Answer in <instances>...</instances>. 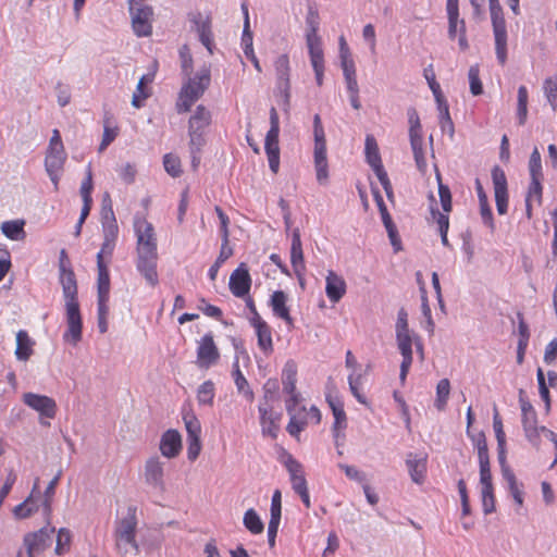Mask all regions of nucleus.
I'll return each mask as SVG.
<instances>
[{
    "mask_svg": "<svg viewBox=\"0 0 557 557\" xmlns=\"http://www.w3.org/2000/svg\"><path fill=\"white\" fill-rule=\"evenodd\" d=\"M136 511L135 506H128L126 516L116 521L114 537L135 536L137 529Z\"/></svg>",
    "mask_w": 557,
    "mask_h": 557,
    "instance_id": "obj_22",
    "label": "nucleus"
},
{
    "mask_svg": "<svg viewBox=\"0 0 557 557\" xmlns=\"http://www.w3.org/2000/svg\"><path fill=\"white\" fill-rule=\"evenodd\" d=\"M290 263L297 277H300L305 271L304 251L300 239L299 228L293 231L292 247H290Z\"/></svg>",
    "mask_w": 557,
    "mask_h": 557,
    "instance_id": "obj_23",
    "label": "nucleus"
},
{
    "mask_svg": "<svg viewBox=\"0 0 557 557\" xmlns=\"http://www.w3.org/2000/svg\"><path fill=\"white\" fill-rule=\"evenodd\" d=\"M115 548L120 557H137L139 554V547L135 540V536L127 537H114Z\"/></svg>",
    "mask_w": 557,
    "mask_h": 557,
    "instance_id": "obj_32",
    "label": "nucleus"
},
{
    "mask_svg": "<svg viewBox=\"0 0 557 557\" xmlns=\"http://www.w3.org/2000/svg\"><path fill=\"white\" fill-rule=\"evenodd\" d=\"M2 233L12 240L22 239L25 235L24 221L14 220L3 222L1 225Z\"/></svg>",
    "mask_w": 557,
    "mask_h": 557,
    "instance_id": "obj_36",
    "label": "nucleus"
},
{
    "mask_svg": "<svg viewBox=\"0 0 557 557\" xmlns=\"http://www.w3.org/2000/svg\"><path fill=\"white\" fill-rule=\"evenodd\" d=\"M543 88L552 109L557 110V82L553 78H546Z\"/></svg>",
    "mask_w": 557,
    "mask_h": 557,
    "instance_id": "obj_58",
    "label": "nucleus"
},
{
    "mask_svg": "<svg viewBox=\"0 0 557 557\" xmlns=\"http://www.w3.org/2000/svg\"><path fill=\"white\" fill-rule=\"evenodd\" d=\"M280 120L277 111L274 107L270 109V129L265 136L264 149L268 156L270 170L276 174L280 169Z\"/></svg>",
    "mask_w": 557,
    "mask_h": 557,
    "instance_id": "obj_5",
    "label": "nucleus"
},
{
    "mask_svg": "<svg viewBox=\"0 0 557 557\" xmlns=\"http://www.w3.org/2000/svg\"><path fill=\"white\" fill-rule=\"evenodd\" d=\"M243 523L252 534H260L264 530V524L253 508H250L245 512Z\"/></svg>",
    "mask_w": 557,
    "mask_h": 557,
    "instance_id": "obj_37",
    "label": "nucleus"
},
{
    "mask_svg": "<svg viewBox=\"0 0 557 557\" xmlns=\"http://www.w3.org/2000/svg\"><path fill=\"white\" fill-rule=\"evenodd\" d=\"M297 382V364L293 360H288L282 372V384L285 393H293L296 391Z\"/></svg>",
    "mask_w": 557,
    "mask_h": 557,
    "instance_id": "obj_33",
    "label": "nucleus"
},
{
    "mask_svg": "<svg viewBox=\"0 0 557 557\" xmlns=\"http://www.w3.org/2000/svg\"><path fill=\"white\" fill-rule=\"evenodd\" d=\"M34 342L28 336V333L21 330L16 333V349L15 356L17 360L26 361L33 354Z\"/></svg>",
    "mask_w": 557,
    "mask_h": 557,
    "instance_id": "obj_30",
    "label": "nucleus"
},
{
    "mask_svg": "<svg viewBox=\"0 0 557 557\" xmlns=\"http://www.w3.org/2000/svg\"><path fill=\"white\" fill-rule=\"evenodd\" d=\"M438 181V196L443 211L448 213L451 211V193L447 185H444L441 180V175L437 174Z\"/></svg>",
    "mask_w": 557,
    "mask_h": 557,
    "instance_id": "obj_54",
    "label": "nucleus"
},
{
    "mask_svg": "<svg viewBox=\"0 0 557 557\" xmlns=\"http://www.w3.org/2000/svg\"><path fill=\"white\" fill-rule=\"evenodd\" d=\"M482 507L483 512L485 515H490L495 511V496H494V487H482Z\"/></svg>",
    "mask_w": 557,
    "mask_h": 557,
    "instance_id": "obj_60",
    "label": "nucleus"
},
{
    "mask_svg": "<svg viewBox=\"0 0 557 557\" xmlns=\"http://www.w3.org/2000/svg\"><path fill=\"white\" fill-rule=\"evenodd\" d=\"M307 33L306 42L308 50L322 49V40L318 35L319 30V13L315 9L309 8L306 17Z\"/></svg>",
    "mask_w": 557,
    "mask_h": 557,
    "instance_id": "obj_19",
    "label": "nucleus"
},
{
    "mask_svg": "<svg viewBox=\"0 0 557 557\" xmlns=\"http://www.w3.org/2000/svg\"><path fill=\"white\" fill-rule=\"evenodd\" d=\"M519 403L522 412V425L525 436L530 442L536 444L539 440L536 411L534 410L532 404L525 399L523 389L519 391Z\"/></svg>",
    "mask_w": 557,
    "mask_h": 557,
    "instance_id": "obj_12",
    "label": "nucleus"
},
{
    "mask_svg": "<svg viewBox=\"0 0 557 557\" xmlns=\"http://www.w3.org/2000/svg\"><path fill=\"white\" fill-rule=\"evenodd\" d=\"M497 459L500 466L503 478L515 474L507 463L506 444H497Z\"/></svg>",
    "mask_w": 557,
    "mask_h": 557,
    "instance_id": "obj_62",
    "label": "nucleus"
},
{
    "mask_svg": "<svg viewBox=\"0 0 557 557\" xmlns=\"http://www.w3.org/2000/svg\"><path fill=\"white\" fill-rule=\"evenodd\" d=\"M470 91L473 96L483 94V85L480 79V69L478 64L471 65L468 72Z\"/></svg>",
    "mask_w": 557,
    "mask_h": 557,
    "instance_id": "obj_51",
    "label": "nucleus"
},
{
    "mask_svg": "<svg viewBox=\"0 0 557 557\" xmlns=\"http://www.w3.org/2000/svg\"><path fill=\"white\" fill-rule=\"evenodd\" d=\"M448 16V37L454 40L460 28L459 8L458 5H446Z\"/></svg>",
    "mask_w": 557,
    "mask_h": 557,
    "instance_id": "obj_46",
    "label": "nucleus"
},
{
    "mask_svg": "<svg viewBox=\"0 0 557 557\" xmlns=\"http://www.w3.org/2000/svg\"><path fill=\"white\" fill-rule=\"evenodd\" d=\"M132 26L138 37L149 36L152 33L150 18L152 8L141 3V0H128Z\"/></svg>",
    "mask_w": 557,
    "mask_h": 557,
    "instance_id": "obj_7",
    "label": "nucleus"
},
{
    "mask_svg": "<svg viewBox=\"0 0 557 557\" xmlns=\"http://www.w3.org/2000/svg\"><path fill=\"white\" fill-rule=\"evenodd\" d=\"M252 326L256 330L259 348L265 356H269L273 352L272 330L270 325L265 321L257 320V324Z\"/></svg>",
    "mask_w": 557,
    "mask_h": 557,
    "instance_id": "obj_29",
    "label": "nucleus"
},
{
    "mask_svg": "<svg viewBox=\"0 0 557 557\" xmlns=\"http://www.w3.org/2000/svg\"><path fill=\"white\" fill-rule=\"evenodd\" d=\"M492 181L497 212L500 215L506 214L508 209V184L506 174L499 165L493 166Z\"/></svg>",
    "mask_w": 557,
    "mask_h": 557,
    "instance_id": "obj_11",
    "label": "nucleus"
},
{
    "mask_svg": "<svg viewBox=\"0 0 557 557\" xmlns=\"http://www.w3.org/2000/svg\"><path fill=\"white\" fill-rule=\"evenodd\" d=\"M422 145H423L422 137L410 138V146H411V149L413 152L417 168L419 169V171L425 172L428 164H426V160L424 157Z\"/></svg>",
    "mask_w": 557,
    "mask_h": 557,
    "instance_id": "obj_43",
    "label": "nucleus"
},
{
    "mask_svg": "<svg viewBox=\"0 0 557 557\" xmlns=\"http://www.w3.org/2000/svg\"><path fill=\"white\" fill-rule=\"evenodd\" d=\"M286 302L287 295L283 290H275L271 295L270 306L272 307L274 315L284 320L287 325L293 326L294 320L289 314V308Z\"/></svg>",
    "mask_w": 557,
    "mask_h": 557,
    "instance_id": "obj_26",
    "label": "nucleus"
},
{
    "mask_svg": "<svg viewBox=\"0 0 557 557\" xmlns=\"http://www.w3.org/2000/svg\"><path fill=\"white\" fill-rule=\"evenodd\" d=\"M230 290L235 297L243 298L248 295L251 287V277L246 263H240L230 276Z\"/></svg>",
    "mask_w": 557,
    "mask_h": 557,
    "instance_id": "obj_17",
    "label": "nucleus"
},
{
    "mask_svg": "<svg viewBox=\"0 0 557 557\" xmlns=\"http://www.w3.org/2000/svg\"><path fill=\"white\" fill-rule=\"evenodd\" d=\"M183 419L187 431V438L199 437L201 433V425L196 416L186 414Z\"/></svg>",
    "mask_w": 557,
    "mask_h": 557,
    "instance_id": "obj_59",
    "label": "nucleus"
},
{
    "mask_svg": "<svg viewBox=\"0 0 557 557\" xmlns=\"http://www.w3.org/2000/svg\"><path fill=\"white\" fill-rule=\"evenodd\" d=\"M59 282L65 300L67 322L63 338L76 346L82 339L83 324L77 300V282L65 249H61L59 255Z\"/></svg>",
    "mask_w": 557,
    "mask_h": 557,
    "instance_id": "obj_1",
    "label": "nucleus"
},
{
    "mask_svg": "<svg viewBox=\"0 0 557 557\" xmlns=\"http://www.w3.org/2000/svg\"><path fill=\"white\" fill-rule=\"evenodd\" d=\"M62 471L59 470L58 473L54 475V478L49 482L48 486L45 490L44 500H42V507L44 512L47 517L51 513V502L52 497L54 495L55 487L61 479Z\"/></svg>",
    "mask_w": 557,
    "mask_h": 557,
    "instance_id": "obj_45",
    "label": "nucleus"
},
{
    "mask_svg": "<svg viewBox=\"0 0 557 557\" xmlns=\"http://www.w3.org/2000/svg\"><path fill=\"white\" fill-rule=\"evenodd\" d=\"M372 194H373V198L376 202V206L379 208L384 226L394 224L392 216L389 215L387 208L384 203V200H383V197H382L380 190L376 187H372Z\"/></svg>",
    "mask_w": 557,
    "mask_h": 557,
    "instance_id": "obj_55",
    "label": "nucleus"
},
{
    "mask_svg": "<svg viewBox=\"0 0 557 557\" xmlns=\"http://www.w3.org/2000/svg\"><path fill=\"white\" fill-rule=\"evenodd\" d=\"M406 466L408 468L411 480L421 484L424 481L426 472V458H417L412 453L407 455Z\"/></svg>",
    "mask_w": 557,
    "mask_h": 557,
    "instance_id": "obj_28",
    "label": "nucleus"
},
{
    "mask_svg": "<svg viewBox=\"0 0 557 557\" xmlns=\"http://www.w3.org/2000/svg\"><path fill=\"white\" fill-rule=\"evenodd\" d=\"M529 172L531 177H543L541 153L536 147L530 156Z\"/></svg>",
    "mask_w": 557,
    "mask_h": 557,
    "instance_id": "obj_56",
    "label": "nucleus"
},
{
    "mask_svg": "<svg viewBox=\"0 0 557 557\" xmlns=\"http://www.w3.org/2000/svg\"><path fill=\"white\" fill-rule=\"evenodd\" d=\"M134 231L137 238L136 249H157V237L153 225L145 218L136 216Z\"/></svg>",
    "mask_w": 557,
    "mask_h": 557,
    "instance_id": "obj_14",
    "label": "nucleus"
},
{
    "mask_svg": "<svg viewBox=\"0 0 557 557\" xmlns=\"http://www.w3.org/2000/svg\"><path fill=\"white\" fill-rule=\"evenodd\" d=\"M414 336L418 335L410 330L396 332L397 346L403 359L412 360V344H414Z\"/></svg>",
    "mask_w": 557,
    "mask_h": 557,
    "instance_id": "obj_31",
    "label": "nucleus"
},
{
    "mask_svg": "<svg viewBox=\"0 0 557 557\" xmlns=\"http://www.w3.org/2000/svg\"><path fill=\"white\" fill-rule=\"evenodd\" d=\"M334 416V424H333V435L335 438V444H338L339 437H345L342 433L343 430L347 426V418L344 409H337Z\"/></svg>",
    "mask_w": 557,
    "mask_h": 557,
    "instance_id": "obj_52",
    "label": "nucleus"
},
{
    "mask_svg": "<svg viewBox=\"0 0 557 557\" xmlns=\"http://www.w3.org/2000/svg\"><path fill=\"white\" fill-rule=\"evenodd\" d=\"M164 170L172 177H180L182 174L181 160L173 153H166L163 157Z\"/></svg>",
    "mask_w": 557,
    "mask_h": 557,
    "instance_id": "obj_50",
    "label": "nucleus"
},
{
    "mask_svg": "<svg viewBox=\"0 0 557 557\" xmlns=\"http://www.w3.org/2000/svg\"><path fill=\"white\" fill-rule=\"evenodd\" d=\"M188 21L193 24L191 29L198 34L200 42L210 54H213V34L210 16H205L201 12H191L188 14Z\"/></svg>",
    "mask_w": 557,
    "mask_h": 557,
    "instance_id": "obj_10",
    "label": "nucleus"
},
{
    "mask_svg": "<svg viewBox=\"0 0 557 557\" xmlns=\"http://www.w3.org/2000/svg\"><path fill=\"white\" fill-rule=\"evenodd\" d=\"M284 466L289 473L290 480L305 474L302 466L292 455H287Z\"/></svg>",
    "mask_w": 557,
    "mask_h": 557,
    "instance_id": "obj_64",
    "label": "nucleus"
},
{
    "mask_svg": "<svg viewBox=\"0 0 557 557\" xmlns=\"http://www.w3.org/2000/svg\"><path fill=\"white\" fill-rule=\"evenodd\" d=\"M232 368H233L232 369V376L234 379V383H235L238 392L247 393L250 396H252V392L249 389L248 382H247L246 377L244 376V374L240 371L238 356L235 357V360L233 362V367Z\"/></svg>",
    "mask_w": 557,
    "mask_h": 557,
    "instance_id": "obj_47",
    "label": "nucleus"
},
{
    "mask_svg": "<svg viewBox=\"0 0 557 557\" xmlns=\"http://www.w3.org/2000/svg\"><path fill=\"white\" fill-rule=\"evenodd\" d=\"M232 255L233 249L228 247V244H225V242H223L216 260L209 269V277L211 281H214L216 278L219 269Z\"/></svg>",
    "mask_w": 557,
    "mask_h": 557,
    "instance_id": "obj_44",
    "label": "nucleus"
},
{
    "mask_svg": "<svg viewBox=\"0 0 557 557\" xmlns=\"http://www.w3.org/2000/svg\"><path fill=\"white\" fill-rule=\"evenodd\" d=\"M136 270L149 286L156 287L159 284L158 249H136Z\"/></svg>",
    "mask_w": 557,
    "mask_h": 557,
    "instance_id": "obj_6",
    "label": "nucleus"
},
{
    "mask_svg": "<svg viewBox=\"0 0 557 557\" xmlns=\"http://www.w3.org/2000/svg\"><path fill=\"white\" fill-rule=\"evenodd\" d=\"M97 268H98V295H109L110 292V275L108 267L104 261L101 260V256H97Z\"/></svg>",
    "mask_w": 557,
    "mask_h": 557,
    "instance_id": "obj_35",
    "label": "nucleus"
},
{
    "mask_svg": "<svg viewBox=\"0 0 557 557\" xmlns=\"http://www.w3.org/2000/svg\"><path fill=\"white\" fill-rule=\"evenodd\" d=\"M151 82V78H149L147 75H144L140 77L136 91L133 95L132 98V106L135 108H140L143 106V100L147 99L150 94L147 88H145V84Z\"/></svg>",
    "mask_w": 557,
    "mask_h": 557,
    "instance_id": "obj_48",
    "label": "nucleus"
},
{
    "mask_svg": "<svg viewBox=\"0 0 557 557\" xmlns=\"http://www.w3.org/2000/svg\"><path fill=\"white\" fill-rule=\"evenodd\" d=\"M215 395L214 383L210 380L205 381L197 391V400L200 405L212 406Z\"/></svg>",
    "mask_w": 557,
    "mask_h": 557,
    "instance_id": "obj_40",
    "label": "nucleus"
},
{
    "mask_svg": "<svg viewBox=\"0 0 557 557\" xmlns=\"http://www.w3.org/2000/svg\"><path fill=\"white\" fill-rule=\"evenodd\" d=\"M313 135H314V166L317 171V180L320 184H325L329 178V165L326 158V140L321 117L315 114L313 117Z\"/></svg>",
    "mask_w": 557,
    "mask_h": 557,
    "instance_id": "obj_4",
    "label": "nucleus"
},
{
    "mask_svg": "<svg viewBox=\"0 0 557 557\" xmlns=\"http://www.w3.org/2000/svg\"><path fill=\"white\" fill-rule=\"evenodd\" d=\"M275 72L277 77V88L280 89L285 110H288L290 99V82H289V60L286 54H281L275 61Z\"/></svg>",
    "mask_w": 557,
    "mask_h": 557,
    "instance_id": "obj_15",
    "label": "nucleus"
},
{
    "mask_svg": "<svg viewBox=\"0 0 557 557\" xmlns=\"http://www.w3.org/2000/svg\"><path fill=\"white\" fill-rule=\"evenodd\" d=\"M220 358V351L214 344L213 335L211 333L206 334L198 346L197 359L200 368H210L216 363Z\"/></svg>",
    "mask_w": 557,
    "mask_h": 557,
    "instance_id": "obj_16",
    "label": "nucleus"
},
{
    "mask_svg": "<svg viewBox=\"0 0 557 557\" xmlns=\"http://www.w3.org/2000/svg\"><path fill=\"white\" fill-rule=\"evenodd\" d=\"M543 177H531V183L529 185L527 200H535L539 205L542 203V181Z\"/></svg>",
    "mask_w": 557,
    "mask_h": 557,
    "instance_id": "obj_57",
    "label": "nucleus"
},
{
    "mask_svg": "<svg viewBox=\"0 0 557 557\" xmlns=\"http://www.w3.org/2000/svg\"><path fill=\"white\" fill-rule=\"evenodd\" d=\"M211 123V113L203 106H198L188 122L189 143L195 146H205V129Z\"/></svg>",
    "mask_w": 557,
    "mask_h": 557,
    "instance_id": "obj_8",
    "label": "nucleus"
},
{
    "mask_svg": "<svg viewBox=\"0 0 557 557\" xmlns=\"http://www.w3.org/2000/svg\"><path fill=\"white\" fill-rule=\"evenodd\" d=\"M54 528L44 527L36 532L24 535L23 543L26 547L27 557H36L50 547Z\"/></svg>",
    "mask_w": 557,
    "mask_h": 557,
    "instance_id": "obj_9",
    "label": "nucleus"
},
{
    "mask_svg": "<svg viewBox=\"0 0 557 557\" xmlns=\"http://www.w3.org/2000/svg\"><path fill=\"white\" fill-rule=\"evenodd\" d=\"M23 401L33 410L39 412L41 417L53 419L57 413V404L53 398L35 393H25Z\"/></svg>",
    "mask_w": 557,
    "mask_h": 557,
    "instance_id": "obj_13",
    "label": "nucleus"
},
{
    "mask_svg": "<svg viewBox=\"0 0 557 557\" xmlns=\"http://www.w3.org/2000/svg\"><path fill=\"white\" fill-rule=\"evenodd\" d=\"M258 409L260 412V423L263 435H269L272 438H275L278 431V425L276 423L278 417L269 406L260 404Z\"/></svg>",
    "mask_w": 557,
    "mask_h": 557,
    "instance_id": "obj_27",
    "label": "nucleus"
},
{
    "mask_svg": "<svg viewBox=\"0 0 557 557\" xmlns=\"http://www.w3.org/2000/svg\"><path fill=\"white\" fill-rule=\"evenodd\" d=\"M488 7L495 37L496 57L499 63L504 65L507 60V29L503 8L498 0H490Z\"/></svg>",
    "mask_w": 557,
    "mask_h": 557,
    "instance_id": "obj_3",
    "label": "nucleus"
},
{
    "mask_svg": "<svg viewBox=\"0 0 557 557\" xmlns=\"http://www.w3.org/2000/svg\"><path fill=\"white\" fill-rule=\"evenodd\" d=\"M66 154L64 150L48 149L45 158L46 172H62Z\"/></svg>",
    "mask_w": 557,
    "mask_h": 557,
    "instance_id": "obj_34",
    "label": "nucleus"
},
{
    "mask_svg": "<svg viewBox=\"0 0 557 557\" xmlns=\"http://www.w3.org/2000/svg\"><path fill=\"white\" fill-rule=\"evenodd\" d=\"M310 55L311 65L315 74V81L319 86L323 83L324 73V55L322 49L308 50Z\"/></svg>",
    "mask_w": 557,
    "mask_h": 557,
    "instance_id": "obj_38",
    "label": "nucleus"
},
{
    "mask_svg": "<svg viewBox=\"0 0 557 557\" xmlns=\"http://www.w3.org/2000/svg\"><path fill=\"white\" fill-rule=\"evenodd\" d=\"M182 449L181 434L173 429L165 431L160 441V451L166 458L176 457Z\"/></svg>",
    "mask_w": 557,
    "mask_h": 557,
    "instance_id": "obj_20",
    "label": "nucleus"
},
{
    "mask_svg": "<svg viewBox=\"0 0 557 557\" xmlns=\"http://www.w3.org/2000/svg\"><path fill=\"white\" fill-rule=\"evenodd\" d=\"M325 293L332 302H338L346 293L345 280L334 271H329L326 275Z\"/></svg>",
    "mask_w": 557,
    "mask_h": 557,
    "instance_id": "obj_25",
    "label": "nucleus"
},
{
    "mask_svg": "<svg viewBox=\"0 0 557 557\" xmlns=\"http://www.w3.org/2000/svg\"><path fill=\"white\" fill-rule=\"evenodd\" d=\"M180 59L183 74L189 76L193 69V58L186 45L180 49Z\"/></svg>",
    "mask_w": 557,
    "mask_h": 557,
    "instance_id": "obj_63",
    "label": "nucleus"
},
{
    "mask_svg": "<svg viewBox=\"0 0 557 557\" xmlns=\"http://www.w3.org/2000/svg\"><path fill=\"white\" fill-rule=\"evenodd\" d=\"M407 114L410 125L409 138L422 137V126L417 110L414 108H409Z\"/></svg>",
    "mask_w": 557,
    "mask_h": 557,
    "instance_id": "obj_53",
    "label": "nucleus"
},
{
    "mask_svg": "<svg viewBox=\"0 0 557 557\" xmlns=\"http://www.w3.org/2000/svg\"><path fill=\"white\" fill-rule=\"evenodd\" d=\"M517 115L519 125H524L528 117V89L523 85L518 88Z\"/></svg>",
    "mask_w": 557,
    "mask_h": 557,
    "instance_id": "obj_42",
    "label": "nucleus"
},
{
    "mask_svg": "<svg viewBox=\"0 0 557 557\" xmlns=\"http://www.w3.org/2000/svg\"><path fill=\"white\" fill-rule=\"evenodd\" d=\"M450 393V382L448 379H442L436 386V399L435 407L442 411L447 405V400Z\"/></svg>",
    "mask_w": 557,
    "mask_h": 557,
    "instance_id": "obj_41",
    "label": "nucleus"
},
{
    "mask_svg": "<svg viewBox=\"0 0 557 557\" xmlns=\"http://www.w3.org/2000/svg\"><path fill=\"white\" fill-rule=\"evenodd\" d=\"M40 498L39 479L34 482L30 495L21 504L15 506L13 513L17 519L28 518L33 512L38 510L37 500Z\"/></svg>",
    "mask_w": 557,
    "mask_h": 557,
    "instance_id": "obj_21",
    "label": "nucleus"
},
{
    "mask_svg": "<svg viewBox=\"0 0 557 557\" xmlns=\"http://www.w3.org/2000/svg\"><path fill=\"white\" fill-rule=\"evenodd\" d=\"M290 263L297 277H300L305 271L304 251L300 239L299 228L293 231L292 247H290Z\"/></svg>",
    "mask_w": 557,
    "mask_h": 557,
    "instance_id": "obj_24",
    "label": "nucleus"
},
{
    "mask_svg": "<svg viewBox=\"0 0 557 557\" xmlns=\"http://www.w3.org/2000/svg\"><path fill=\"white\" fill-rule=\"evenodd\" d=\"M145 482L156 491L162 493L165 490L163 480V463L159 457H151L146 461Z\"/></svg>",
    "mask_w": 557,
    "mask_h": 557,
    "instance_id": "obj_18",
    "label": "nucleus"
},
{
    "mask_svg": "<svg viewBox=\"0 0 557 557\" xmlns=\"http://www.w3.org/2000/svg\"><path fill=\"white\" fill-rule=\"evenodd\" d=\"M366 158L371 168L382 164L379 147L372 135L366 137Z\"/></svg>",
    "mask_w": 557,
    "mask_h": 557,
    "instance_id": "obj_39",
    "label": "nucleus"
},
{
    "mask_svg": "<svg viewBox=\"0 0 557 557\" xmlns=\"http://www.w3.org/2000/svg\"><path fill=\"white\" fill-rule=\"evenodd\" d=\"M210 70L208 67L201 69L195 77H189L186 84L181 89L180 99L177 102L178 113L188 112L194 104L206 91L210 85Z\"/></svg>",
    "mask_w": 557,
    "mask_h": 557,
    "instance_id": "obj_2",
    "label": "nucleus"
},
{
    "mask_svg": "<svg viewBox=\"0 0 557 557\" xmlns=\"http://www.w3.org/2000/svg\"><path fill=\"white\" fill-rule=\"evenodd\" d=\"M71 543V532L61 528L57 535V545H55V554L62 555L65 550L69 549Z\"/></svg>",
    "mask_w": 557,
    "mask_h": 557,
    "instance_id": "obj_61",
    "label": "nucleus"
},
{
    "mask_svg": "<svg viewBox=\"0 0 557 557\" xmlns=\"http://www.w3.org/2000/svg\"><path fill=\"white\" fill-rule=\"evenodd\" d=\"M508 484L509 492L518 506L523 505V484L517 481L515 474L504 478Z\"/></svg>",
    "mask_w": 557,
    "mask_h": 557,
    "instance_id": "obj_49",
    "label": "nucleus"
}]
</instances>
